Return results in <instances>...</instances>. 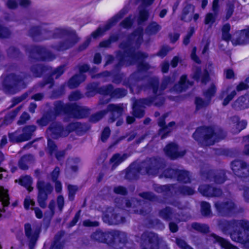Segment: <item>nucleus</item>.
<instances>
[{
	"instance_id": "obj_1",
	"label": "nucleus",
	"mask_w": 249,
	"mask_h": 249,
	"mask_svg": "<svg viewBox=\"0 0 249 249\" xmlns=\"http://www.w3.org/2000/svg\"><path fill=\"white\" fill-rule=\"evenodd\" d=\"M142 29L138 28L133 34L127 44L122 43L120 47L124 50L123 54H119L118 58L119 62L117 67L123 65H130L138 63V71L131 75L129 78V86L131 91L133 93L139 92V89L135 90V84L140 80L142 79L144 72L150 68L148 64L144 63L143 60L147 57V55L141 52H135L133 48H138L142 40Z\"/></svg>"
},
{
	"instance_id": "obj_2",
	"label": "nucleus",
	"mask_w": 249,
	"mask_h": 249,
	"mask_svg": "<svg viewBox=\"0 0 249 249\" xmlns=\"http://www.w3.org/2000/svg\"><path fill=\"white\" fill-rule=\"evenodd\" d=\"M219 228L231 239L240 243L249 249V221L246 219L221 220L218 222Z\"/></svg>"
},
{
	"instance_id": "obj_3",
	"label": "nucleus",
	"mask_w": 249,
	"mask_h": 249,
	"mask_svg": "<svg viewBox=\"0 0 249 249\" xmlns=\"http://www.w3.org/2000/svg\"><path fill=\"white\" fill-rule=\"evenodd\" d=\"M169 80L165 79L162 83L160 89H158L159 80L157 77H153L149 81V86L152 89L153 93L157 96L154 99L150 98L142 99L136 101L133 106V115L136 117L141 118L144 116L143 108L149 106L152 103L157 106H160L164 102L163 99L158 97V96L161 94V92L166 87Z\"/></svg>"
},
{
	"instance_id": "obj_4",
	"label": "nucleus",
	"mask_w": 249,
	"mask_h": 249,
	"mask_svg": "<svg viewBox=\"0 0 249 249\" xmlns=\"http://www.w3.org/2000/svg\"><path fill=\"white\" fill-rule=\"evenodd\" d=\"M23 74L20 75L9 74L0 79L1 89L5 92L15 93L17 91L24 89L26 84L24 81Z\"/></svg>"
},
{
	"instance_id": "obj_5",
	"label": "nucleus",
	"mask_w": 249,
	"mask_h": 249,
	"mask_svg": "<svg viewBox=\"0 0 249 249\" xmlns=\"http://www.w3.org/2000/svg\"><path fill=\"white\" fill-rule=\"evenodd\" d=\"M221 132H215L212 127H202L198 128L193 134L194 138L206 145L213 144L224 138Z\"/></svg>"
},
{
	"instance_id": "obj_6",
	"label": "nucleus",
	"mask_w": 249,
	"mask_h": 249,
	"mask_svg": "<svg viewBox=\"0 0 249 249\" xmlns=\"http://www.w3.org/2000/svg\"><path fill=\"white\" fill-rule=\"evenodd\" d=\"M53 37L66 38L64 42L54 47V49L57 51L67 50L72 47L79 40L75 32L70 29H57L54 31Z\"/></svg>"
},
{
	"instance_id": "obj_7",
	"label": "nucleus",
	"mask_w": 249,
	"mask_h": 249,
	"mask_svg": "<svg viewBox=\"0 0 249 249\" xmlns=\"http://www.w3.org/2000/svg\"><path fill=\"white\" fill-rule=\"evenodd\" d=\"M54 109L56 114L68 113L76 118L85 117L89 113V109L86 107L75 104L63 105L60 101L55 103Z\"/></svg>"
},
{
	"instance_id": "obj_8",
	"label": "nucleus",
	"mask_w": 249,
	"mask_h": 249,
	"mask_svg": "<svg viewBox=\"0 0 249 249\" xmlns=\"http://www.w3.org/2000/svg\"><path fill=\"white\" fill-rule=\"evenodd\" d=\"M82 127L81 124L78 122L71 123L65 128H62L59 124L54 123L51 124L47 133L51 137L57 139L59 137H66L70 133L74 131L78 133L80 131Z\"/></svg>"
},
{
	"instance_id": "obj_9",
	"label": "nucleus",
	"mask_w": 249,
	"mask_h": 249,
	"mask_svg": "<svg viewBox=\"0 0 249 249\" xmlns=\"http://www.w3.org/2000/svg\"><path fill=\"white\" fill-rule=\"evenodd\" d=\"M140 249H159L162 245H165L163 239L153 232H144L139 241Z\"/></svg>"
},
{
	"instance_id": "obj_10",
	"label": "nucleus",
	"mask_w": 249,
	"mask_h": 249,
	"mask_svg": "<svg viewBox=\"0 0 249 249\" xmlns=\"http://www.w3.org/2000/svg\"><path fill=\"white\" fill-rule=\"evenodd\" d=\"M142 168H141L139 172L141 174H148L149 175H155L157 174L161 168L163 164L160 160L156 158L147 159L142 163L141 166Z\"/></svg>"
},
{
	"instance_id": "obj_11",
	"label": "nucleus",
	"mask_w": 249,
	"mask_h": 249,
	"mask_svg": "<svg viewBox=\"0 0 249 249\" xmlns=\"http://www.w3.org/2000/svg\"><path fill=\"white\" fill-rule=\"evenodd\" d=\"M214 205L218 213L222 215L231 216L240 212L235 204L231 200L223 203L216 202Z\"/></svg>"
},
{
	"instance_id": "obj_12",
	"label": "nucleus",
	"mask_w": 249,
	"mask_h": 249,
	"mask_svg": "<svg viewBox=\"0 0 249 249\" xmlns=\"http://www.w3.org/2000/svg\"><path fill=\"white\" fill-rule=\"evenodd\" d=\"M122 211L118 208H108L103 219L105 222L109 225H116L124 223V217L121 214Z\"/></svg>"
},
{
	"instance_id": "obj_13",
	"label": "nucleus",
	"mask_w": 249,
	"mask_h": 249,
	"mask_svg": "<svg viewBox=\"0 0 249 249\" xmlns=\"http://www.w3.org/2000/svg\"><path fill=\"white\" fill-rule=\"evenodd\" d=\"M127 12L126 9H123L120 12L110 19L104 28L99 27L93 32L91 36L93 38H97L102 36L104 33L113 26L120 18Z\"/></svg>"
},
{
	"instance_id": "obj_14",
	"label": "nucleus",
	"mask_w": 249,
	"mask_h": 249,
	"mask_svg": "<svg viewBox=\"0 0 249 249\" xmlns=\"http://www.w3.org/2000/svg\"><path fill=\"white\" fill-rule=\"evenodd\" d=\"M25 235L29 241V246L30 249L34 248L40 232L39 228L36 226H32L30 224L24 225Z\"/></svg>"
},
{
	"instance_id": "obj_15",
	"label": "nucleus",
	"mask_w": 249,
	"mask_h": 249,
	"mask_svg": "<svg viewBox=\"0 0 249 249\" xmlns=\"http://www.w3.org/2000/svg\"><path fill=\"white\" fill-rule=\"evenodd\" d=\"M231 169L234 174L240 178L249 177V165L242 160H234L231 163Z\"/></svg>"
},
{
	"instance_id": "obj_16",
	"label": "nucleus",
	"mask_w": 249,
	"mask_h": 249,
	"mask_svg": "<svg viewBox=\"0 0 249 249\" xmlns=\"http://www.w3.org/2000/svg\"><path fill=\"white\" fill-rule=\"evenodd\" d=\"M31 57L37 60L51 61L55 58V56L49 52L46 48L42 47H35L31 53Z\"/></svg>"
},
{
	"instance_id": "obj_17",
	"label": "nucleus",
	"mask_w": 249,
	"mask_h": 249,
	"mask_svg": "<svg viewBox=\"0 0 249 249\" xmlns=\"http://www.w3.org/2000/svg\"><path fill=\"white\" fill-rule=\"evenodd\" d=\"M234 45H243L249 42V28L236 33L231 39Z\"/></svg>"
},
{
	"instance_id": "obj_18",
	"label": "nucleus",
	"mask_w": 249,
	"mask_h": 249,
	"mask_svg": "<svg viewBox=\"0 0 249 249\" xmlns=\"http://www.w3.org/2000/svg\"><path fill=\"white\" fill-rule=\"evenodd\" d=\"M101 92L104 94H109L112 98H121L124 96L127 91L124 89H113L112 85H108L107 87H103L101 88Z\"/></svg>"
},
{
	"instance_id": "obj_19",
	"label": "nucleus",
	"mask_w": 249,
	"mask_h": 249,
	"mask_svg": "<svg viewBox=\"0 0 249 249\" xmlns=\"http://www.w3.org/2000/svg\"><path fill=\"white\" fill-rule=\"evenodd\" d=\"M166 117V115H164L160 118L158 121L159 125L161 127L159 131V134L161 135L162 139L166 138L168 134L175 128V123L174 122H171L168 125H165L164 119Z\"/></svg>"
},
{
	"instance_id": "obj_20",
	"label": "nucleus",
	"mask_w": 249,
	"mask_h": 249,
	"mask_svg": "<svg viewBox=\"0 0 249 249\" xmlns=\"http://www.w3.org/2000/svg\"><path fill=\"white\" fill-rule=\"evenodd\" d=\"M106 110L107 112H111V116L109 118L108 121L110 123H113L122 115L123 108L121 105L111 104L108 105Z\"/></svg>"
},
{
	"instance_id": "obj_21",
	"label": "nucleus",
	"mask_w": 249,
	"mask_h": 249,
	"mask_svg": "<svg viewBox=\"0 0 249 249\" xmlns=\"http://www.w3.org/2000/svg\"><path fill=\"white\" fill-rule=\"evenodd\" d=\"M164 151L167 156L172 159L181 157L185 154V151H178L176 144L170 143L164 148Z\"/></svg>"
},
{
	"instance_id": "obj_22",
	"label": "nucleus",
	"mask_w": 249,
	"mask_h": 249,
	"mask_svg": "<svg viewBox=\"0 0 249 249\" xmlns=\"http://www.w3.org/2000/svg\"><path fill=\"white\" fill-rule=\"evenodd\" d=\"M198 190L203 196L207 197L219 196L222 194L220 189L206 184L201 185L199 187Z\"/></svg>"
},
{
	"instance_id": "obj_23",
	"label": "nucleus",
	"mask_w": 249,
	"mask_h": 249,
	"mask_svg": "<svg viewBox=\"0 0 249 249\" xmlns=\"http://www.w3.org/2000/svg\"><path fill=\"white\" fill-rule=\"evenodd\" d=\"M230 124L231 132L235 134L244 129L247 125V122L245 120L239 121L238 117L234 116L231 119Z\"/></svg>"
},
{
	"instance_id": "obj_24",
	"label": "nucleus",
	"mask_w": 249,
	"mask_h": 249,
	"mask_svg": "<svg viewBox=\"0 0 249 249\" xmlns=\"http://www.w3.org/2000/svg\"><path fill=\"white\" fill-rule=\"evenodd\" d=\"M0 203L3 207L1 209L0 208V217L1 215V212H5V208L7 207L9 204V197L8 194V190L5 189L2 186H0Z\"/></svg>"
},
{
	"instance_id": "obj_25",
	"label": "nucleus",
	"mask_w": 249,
	"mask_h": 249,
	"mask_svg": "<svg viewBox=\"0 0 249 249\" xmlns=\"http://www.w3.org/2000/svg\"><path fill=\"white\" fill-rule=\"evenodd\" d=\"M128 157V156L126 154L117 153L114 154L109 160L112 170L115 169L117 166L124 161Z\"/></svg>"
},
{
	"instance_id": "obj_26",
	"label": "nucleus",
	"mask_w": 249,
	"mask_h": 249,
	"mask_svg": "<svg viewBox=\"0 0 249 249\" xmlns=\"http://www.w3.org/2000/svg\"><path fill=\"white\" fill-rule=\"evenodd\" d=\"M30 35L31 36L35 38L37 36H40L37 39L42 40L49 38L52 35V33L50 32H47L44 29L40 31L38 27H35L31 29L30 31Z\"/></svg>"
},
{
	"instance_id": "obj_27",
	"label": "nucleus",
	"mask_w": 249,
	"mask_h": 249,
	"mask_svg": "<svg viewBox=\"0 0 249 249\" xmlns=\"http://www.w3.org/2000/svg\"><path fill=\"white\" fill-rule=\"evenodd\" d=\"M112 236V233L110 232H104L100 230H97L91 235V238L92 240L97 242H105L108 238L111 237Z\"/></svg>"
},
{
	"instance_id": "obj_28",
	"label": "nucleus",
	"mask_w": 249,
	"mask_h": 249,
	"mask_svg": "<svg viewBox=\"0 0 249 249\" xmlns=\"http://www.w3.org/2000/svg\"><path fill=\"white\" fill-rule=\"evenodd\" d=\"M86 77V75L84 73L76 74L69 80L68 82V86L70 89L75 88L85 80Z\"/></svg>"
},
{
	"instance_id": "obj_29",
	"label": "nucleus",
	"mask_w": 249,
	"mask_h": 249,
	"mask_svg": "<svg viewBox=\"0 0 249 249\" xmlns=\"http://www.w3.org/2000/svg\"><path fill=\"white\" fill-rule=\"evenodd\" d=\"M233 107L236 109H243L249 107V96H244L238 98L233 103Z\"/></svg>"
},
{
	"instance_id": "obj_30",
	"label": "nucleus",
	"mask_w": 249,
	"mask_h": 249,
	"mask_svg": "<svg viewBox=\"0 0 249 249\" xmlns=\"http://www.w3.org/2000/svg\"><path fill=\"white\" fill-rule=\"evenodd\" d=\"M236 94V91L235 90H231L230 87L228 88L226 91H222L220 95V98L221 99L224 98L223 102V105H227L234 98Z\"/></svg>"
},
{
	"instance_id": "obj_31",
	"label": "nucleus",
	"mask_w": 249,
	"mask_h": 249,
	"mask_svg": "<svg viewBox=\"0 0 249 249\" xmlns=\"http://www.w3.org/2000/svg\"><path fill=\"white\" fill-rule=\"evenodd\" d=\"M196 81L200 80L201 83L205 84L209 80V73L205 70L202 73L199 68H196L193 76Z\"/></svg>"
},
{
	"instance_id": "obj_32",
	"label": "nucleus",
	"mask_w": 249,
	"mask_h": 249,
	"mask_svg": "<svg viewBox=\"0 0 249 249\" xmlns=\"http://www.w3.org/2000/svg\"><path fill=\"white\" fill-rule=\"evenodd\" d=\"M192 85V83L187 80L186 75H184L180 77L178 84L175 86L174 89L177 92H181Z\"/></svg>"
},
{
	"instance_id": "obj_33",
	"label": "nucleus",
	"mask_w": 249,
	"mask_h": 249,
	"mask_svg": "<svg viewBox=\"0 0 249 249\" xmlns=\"http://www.w3.org/2000/svg\"><path fill=\"white\" fill-rule=\"evenodd\" d=\"M194 12V6L190 4L187 5L183 10L181 19L186 22L190 21L192 20Z\"/></svg>"
},
{
	"instance_id": "obj_34",
	"label": "nucleus",
	"mask_w": 249,
	"mask_h": 249,
	"mask_svg": "<svg viewBox=\"0 0 249 249\" xmlns=\"http://www.w3.org/2000/svg\"><path fill=\"white\" fill-rule=\"evenodd\" d=\"M36 130V126L34 125L24 127L22 129V134H21L22 139L21 140H23L24 142L30 140Z\"/></svg>"
},
{
	"instance_id": "obj_35",
	"label": "nucleus",
	"mask_w": 249,
	"mask_h": 249,
	"mask_svg": "<svg viewBox=\"0 0 249 249\" xmlns=\"http://www.w3.org/2000/svg\"><path fill=\"white\" fill-rule=\"evenodd\" d=\"M38 192L50 194L53 190V186L49 183H46L42 180H38L37 183Z\"/></svg>"
},
{
	"instance_id": "obj_36",
	"label": "nucleus",
	"mask_w": 249,
	"mask_h": 249,
	"mask_svg": "<svg viewBox=\"0 0 249 249\" xmlns=\"http://www.w3.org/2000/svg\"><path fill=\"white\" fill-rule=\"evenodd\" d=\"M160 216L166 220H170L173 218L178 219L176 214H174L169 207L161 210L159 212Z\"/></svg>"
},
{
	"instance_id": "obj_37",
	"label": "nucleus",
	"mask_w": 249,
	"mask_h": 249,
	"mask_svg": "<svg viewBox=\"0 0 249 249\" xmlns=\"http://www.w3.org/2000/svg\"><path fill=\"white\" fill-rule=\"evenodd\" d=\"M213 237L215 241L220 244V245L224 248L226 249H239L237 248L232 246L228 241L226 240L217 236L215 234H213Z\"/></svg>"
},
{
	"instance_id": "obj_38",
	"label": "nucleus",
	"mask_w": 249,
	"mask_h": 249,
	"mask_svg": "<svg viewBox=\"0 0 249 249\" xmlns=\"http://www.w3.org/2000/svg\"><path fill=\"white\" fill-rule=\"evenodd\" d=\"M32 182V178L29 176L22 177L19 179V183L26 188L29 192L33 190V188L31 186Z\"/></svg>"
},
{
	"instance_id": "obj_39",
	"label": "nucleus",
	"mask_w": 249,
	"mask_h": 249,
	"mask_svg": "<svg viewBox=\"0 0 249 249\" xmlns=\"http://www.w3.org/2000/svg\"><path fill=\"white\" fill-rule=\"evenodd\" d=\"M216 92V86L214 83H212L207 89L204 90L203 95L206 99L210 102L212 98L214 96Z\"/></svg>"
},
{
	"instance_id": "obj_40",
	"label": "nucleus",
	"mask_w": 249,
	"mask_h": 249,
	"mask_svg": "<svg viewBox=\"0 0 249 249\" xmlns=\"http://www.w3.org/2000/svg\"><path fill=\"white\" fill-rule=\"evenodd\" d=\"M112 237L113 236L114 241L119 242L123 244H125L127 240L126 234L124 232L119 231H115L113 234L112 233Z\"/></svg>"
},
{
	"instance_id": "obj_41",
	"label": "nucleus",
	"mask_w": 249,
	"mask_h": 249,
	"mask_svg": "<svg viewBox=\"0 0 249 249\" xmlns=\"http://www.w3.org/2000/svg\"><path fill=\"white\" fill-rule=\"evenodd\" d=\"M137 204H138L137 207H138V209H140V211L139 212L138 210H134L133 211L134 213L144 215L151 211L150 204L147 202L144 201L143 202L144 206L142 207L141 206V204L139 202H137Z\"/></svg>"
},
{
	"instance_id": "obj_42",
	"label": "nucleus",
	"mask_w": 249,
	"mask_h": 249,
	"mask_svg": "<svg viewBox=\"0 0 249 249\" xmlns=\"http://www.w3.org/2000/svg\"><path fill=\"white\" fill-rule=\"evenodd\" d=\"M178 180L183 183H188L190 181L189 174L186 171L178 170L177 175Z\"/></svg>"
},
{
	"instance_id": "obj_43",
	"label": "nucleus",
	"mask_w": 249,
	"mask_h": 249,
	"mask_svg": "<svg viewBox=\"0 0 249 249\" xmlns=\"http://www.w3.org/2000/svg\"><path fill=\"white\" fill-rule=\"evenodd\" d=\"M47 70V68L41 65L36 64L33 66L31 68V71L35 77H39L43 72Z\"/></svg>"
},
{
	"instance_id": "obj_44",
	"label": "nucleus",
	"mask_w": 249,
	"mask_h": 249,
	"mask_svg": "<svg viewBox=\"0 0 249 249\" xmlns=\"http://www.w3.org/2000/svg\"><path fill=\"white\" fill-rule=\"evenodd\" d=\"M48 194L46 193L38 192L37 202L40 207L45 208L46 207V200L48 199Z\"/></svg>"
},
{
	"instance_id": "obj_45",
	"label": "nucleus",
	"mask_w": 249,
	"mask_h": 249,
	"mask_svg": "<svg viewBox=\"0 0 249 249\" xmlns=\"http://www.w3.org/2000/svg\"><path fill=\"white\" fill-rule=\"evenodd\" d=\"M160 29L161 27L158 23L153 22L148 26L146 32L149 35H153L156 34Z\"/></svg>"
},
{
	"instance_id": "obj_46",
	"label": "nucleus",
	"mask_w": 249,
	"mask_h": 249,
	"mask_svg": "<svg viewBox=\"0 0 249 249\" xmlns=\"http://www.w3.org/2000/svg\"><path fill=\"white\" fill-rule=\"evenodd\" d=\"M20 132L19 129H18L16 131L9 134V141L13 142H23V140H21L22 139L21 134H19Z\"/></svg>"
},
{
	"instance_id": "obj_47",
	"label": "nucleus",
	"mask_w": 249,
	"mask_h": 249,
	"mask_svg": "<svg viewBox=\"0 0 249 249\" xmlns=\"http://www.w3.org/2000/svg\"><path fill=\"white\" fill-rule=\"evenodd\" d=\"M230 30V25L229 24H226L223 25L222 28V37L223 40L229 41L231 38V36L230 34L229 33V31Z\"/></svg>"
},
{
	"instance_id": "obj_48",
	"label": "nucleus",
	"mask_w": 249,
	"mask_h": 249,
	"mask_svg": "<svg viewBox=\"0 0 249 249\" xmlns=\"http://www.w3.org/2000/svg\"><path fill=\"white\" fill-rule=\"evenodd\" d=\"M201 213L202 214L206 216H210L211 215V206L209 203L206 202H202L201 204Z\"/></svg>"
},
{
	"instance_id": "obj_49",
	"label": "nucleus",
	"mask_w": 249,
	"mask_h": 249,
	"mask_svg": "<svg viewBox=\"0 0 249 249\" xmlns=\"http://www.w3.org/2000/svg\"><path fill=\"white\" fill-rule=\"evenodd\" d=\"M210 102L207 99L206 101H203L202 98L196 97L195 100L196 109L198 110L206 107L210 104Z\"/></svg>"
},
{
	"instance_id": "obj_50",
	"label": "nucleus",
	"mask_w": 249,
	"mask_h": 249,
	"mask_svg": "<svg viewBox=\"0 0 249 249\" xmlns=\"http://www.w3.org/2000/svg\"><path fill=\"white\" fill-rule=\"evenodd\" d=\"M32 158L30 155H25L21 158L19 161V167L23 170L28 168L27 163L28 161Z\"/></svg>"
},
{
	"instance_id": "obj_51",
	"label": "nucleus",
	"mask_w": 249,
	"mask_h": 249,
	"mask_svg": "<svg viewBox=\"0 0 249 249\" xmlns=\"http://www.w3.org/2000/svg\"><path fill=\"white\" fill-rule=\"evenodd\" d=\"M192 227L199 231L202 232H207L209 231V227L205 224H202L197 223H194L192 224Z\"/></svg>"
},
{
	"instance_id": "obj_52",
	"label": "nucleus",
	"mask_w": 249,
	"mask_h": 249,
	"mask_svg": "<svg viewBox=\"0 0 249 249\" xmlns=\"http://www.w3.org/2000/svg\"><path fill=\"white\" fill-rule=\"evenodd\" d=\"M213 178L216 183H223L226 180L225 173L224 171H220L213 177Z\"/></svg>"
},
{
	"instance_id": "obj_53",
	"label": "nucleus",
	"mask_w": 249,
	"mask_h": 249,
	"mask_svg": "<svg viewBox=\"0 0 249 249\" xmlns=\"http://www.w3.org/2000/svg\"><path fill=\"white\" fill-rule=\"evenodd\" d=\"M107 113V111L106 110L101 111L96 114L93 115L90 118V121L93 123H96L101 120Z\"/></svg>"
},
{
	"instance_id": "obj_54",
	"label": "nucleus",
	"mask_w": 249,
	"mask_h": 249,
	"mask_svg": "<svg viewBox=\"0 0 249 249\" xmlns=\"http://www.w3.org/2000/svg\"><path fill=\"white\" fill-rule=\"evenodd\" d=\"M48 207L50 211L48 213H45V215L47 217L52 218L54 214L55 208V203L53 200H52L50 202Z\"/></svg>"
},
{
	"instance_id": "obj_55",
	"label": "nucleus",
	"mask_w": 249,
	"mask_h": 249,
	"mask_svg": "<svg viewBox=\"0 0 249 249\" xmlns=\"http://www.w3.org/2000/svg\"><path fill=\"white\" fill-rule=\"evenodd\" d=\"M80 160L78 158L69 159L67 161V165L70 167L73 171H76L77 169V165H73V163H77L79 162Z\"/></svg>"
},
{
	"instance_id": "obj_56",
	"label": "nucleus",
	"mask_w": 249,
	"mask_h": 249,
	"mask_svg": "<svg viewBox=\"0 0 249 249\" xmlns=\"http://www.w3.org/2000/svg\"><path fill=\"white\" fill-rule=\"evenodd\" d=\"M47 150L50 155L55 154L56 151V146L55 143L51 141L50 139L48 140V147Z\"/></svg>"
},
{
	"instance_id": "obj_57",
	"label": "nucleus",
	"mask_w": 249,
	"mask_h": 249,
	"mask_svg": "<svg viewBox=\"0 0 249 249\" xmlns=\"http://www.w3.org/2000/svg\"><path fill=\"white\" fill-rule=\"evenodd\" d=\"M68 189L69 191V198L71 200H72L74 198V196L77 191V187L76 186L69 185L68 186Z\"/></svg>"
},
{
	"instance_id": "obj_58",
	"label": "nucleus",
	"mask_w": 249,
	"mask_h": 249,
	"mask_svg": "<svg viewBox=\"0 0 249 249\" xmlns=\"http://www.w3.org/2000/svg\"><path fill=\"white\" fill-rule=\"evenodd\" d=\"M176 244L181 249H193L184 240L180 238L176 239Z\"/></svg>"
},
{
	"instance_id": "obj_59",
	"label": "nucleus",
	"mask_w": 249,
	"mask_h": 249,
	"mask_svg": "<svg viewBox=\"0 0 249 249\" xmlns=\"http://www.w3.org/2000/svg\"><path fill=\"white\" fill-rule=\"evenodd\" d=\"M99 92L102 95V97L100 98L99 104L104 105L108 103L112 97L110 96L109 94L106 95V94L101 93V88L99 89Z\"/></svg>"
},
{
	"instance_id": "obj_60",
	"label": "nucleus",
	"mask_w": 249,
	"mask_h": 249,
	"mask_svg": "<svg viewBox=\"0 0 249 249\" xmlns=\"http://www.w3.org/2000/svg\"><path fill=\"white\" fill-rule=\"evenodd\" d=\"M178 170L170 169L164 171L163 176L166 178H172L177 177Z\"/></svg>"
},
{
	"instance_id": "obj_61",
	"label": "nucleus",
	"mask_w": 249,
	"mask_h": 249,
	"mask_svg": "<svg viewBox=\"0 0 249 249\" xmlns=\"http://www.w3.org/2000/svg\"><path fill=\"white\" fill-rule=\"evenodd\" d=\"M234 4L232 3H229L227 5V8L226 9V18L229 19L232 16L234 11Z\"/></svg>"
},
{
	"instance_id": "obj_62",
	"label": "nucleus",
	"mask_w": 249,
	"mask_h": 249,
	"mask_svg": "<svg viewBox=\"0 0 249 249\" xmlns=\"http://www.w3.org/2000/svg\"><path fill=\"white\" fill-rule=\"evenodd\" d=\"M82 97L81 93L78 91H75L71 93L69 96V99L71 101H77Z\"/></svg>"
},
{
	"instance_id": "obj_63",
	"label": "nucleus",
	"mask_w": 249,
	"mask_h": 249,
	"mask_svg": "<svg viewBox=\"0 0 249 249\" xmlns=\"http://www.w3.org/2000/svg\"><path fill=\"white\" fill-rule=\"evenodd\" d=\"M215 15L212 13L207 14L205 18V23L211 26L215 21Z\"/></svg>"
},
{
	"instance_id": "obj_64",
	"label": "nucleus",
	"mask_w": 249,
	"mask_h": 249,
	"mask_svg": "<svg viewBox=\"0 0 249 249\" xmlns=\"http://www.w3.org/2000/svg\"><path fill=\"white\" fill-rule=\"evenodd\" d=\"M148 18V13L147 12L144 10H142L140 11V15L138 18V22L140 24L141 22H142L144 21L147 20Z\"/></svg>"
}]
</instances>
